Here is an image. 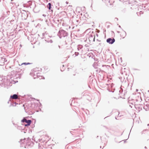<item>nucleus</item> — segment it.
<instances>
[{"label":"nucleus","instance_id":"obj_8","mask_svg":"<svg viewBox=\"0 0 149 149\" xmlns=\"http://www.w3.org/2000/svg\"><path fill=\"white\" fill-rule=\"evenodd\" d=\"M30 63H23L22 64H24L25 65H28V64H29Z\"/></svg>","mask_w":149,"mask_h":149},{"label":"nucleus","instance_id":"obj_3","mask_svg":"<svg viewBox=\"0 0 149 149\" xmlns=\"http://www.w3.org/2000/svg\"><path fill=\"white\" fill-rule=\"evenodd\" d=\"M22 122H25L27 123V124L25 125V126H27L29 125L31 123V120H27L26 119L24 118L22 120Z\"/></svg>","mask_w":149,"mask_h":149},{"label":"nucleus","instance_id":"obj_7","mask_svg":"<svg viewBox=\"0 0 149 149\" xmlns=\"http://www.w3.org/2000/svg\"><path fill=\"white\" fill-rule=\"evenodd\" d=\"M47 6L49 9L50 10L51 7V4L50 3H49Z\"/></svg>","mask_w":149,"mask_h":149},{"label":"nucleus","instance_id":"obj_4","mask_svg":"<svg viewBox=\"0 0 149 149\" xmlns=\"http://www.w3.org/2000/svg\"><path fill=\"white\" fill-rule=\"evenodd\" d=\"M6 61V59L5 58H0V65H3L5 62Z\"/></svg>","mask_w":149,"mask_h":149},{"label":"nucleus","instance_id":"obj_6","mask_svg":"<svg viewBox=\"0 0 149 149\" xmlns=\"http://www.w3.org/2000/svg\"><path fill=\"white\" fill-rule=\"evenodd\" d=\"M10 98L13 99H16L18 98V96L16 94H14L13 95L11 96Z\"/></svg>","mask_w":149,"mask_h":149},{"label":"nucleus","instance_id":"obj_2","mask_svg":"<svg viewBox=\"0 0 149 149\" xmlns=\"http://www.w3.org/2000/svg\"><path fill=\"white\" fill-rule=\"evenodd\" d=\"M120 39L124 38L126 35V33L124 31H122L120 33Z\"/></svg>","mask_w":149,"mask_h":149},{"label":"nucleus","instance_id":"obj_1","mask_svg":"<svg viewBox=\"0 0 149 149\" xmlns=\"http://www.w3.org/2000/svg\"><path fill=\"white\" fill-rule=\"evenodd\" d=\"M41 71L42 69L40 67H36L31 70L30 74L31 75L33 76L35 74H38V73H39V72H40Z\"/></svg>","mask_w":149,"mask_h":149},{"label":"nucleus","instance_id":"obj_5","mask_svg":"<svg viewBox=\"0 0 149 149\" xmlns=\"http://www.w3.org/2000/svg\"><path fill=\"white\" fill-rule=\"evenodd\" d=\"M115 41V39L114 38H113L112 39L109 38H108L107 40V42L109 43L110 44H113Z\"/></svg>","mask_w":149,"mask_h":149}]
</instances>
